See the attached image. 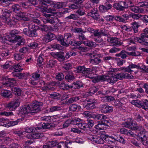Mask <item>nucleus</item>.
<instances>
[{"label": "nucleus", "mask_w": 148, "mask_h": 148, "mask_svg": "<svg viewBox=\"0 0 148 148\" xmlns=\"http://www.w3.org/2000/svg\"><path fill=\"white\" fill-rule=\"evenodd\" d=\"M131 25L134 32L135 33L138 32V27L140 26L138 22H133L131 24Z\"/></svg>", "instance_id": "40"}, {"label": "nucleus", "mask_w": 148, "mask_h": 148, "mask_svg": "<svg viewBox=\"0 0 148 148\" xmlns=\"http://www.w3.org/2000/svg\"><path fill=\"white\" fill-rule=\"evenodd\" d=\"M100 79V81H107L108 82L112 84L115 83L116 79L113 77H112V73L109 74L108 75H103L99 76Z\"/></svg>", "instance_id": "12"}, {"label": "nucleus", "mask_w": 148, "mask_h": 148, "mask_svg": "<svg viewBox=\"0 0 148 148\" xmlns=\"http://www.w3.org/2000/svg\"><path fill=\"white\" fill-rule=\"evenodd\" d=\"M73 86L72 88L74 89H79L81 87H83V83L81 81H77L73 83V84L71 85Z\"/></svg>", "instance_id": "34"}, {"label": "nucleus", "mask_w": 148, "mask_h": 148, "mask_svg": "<svg viewBox=\"0 0 148 148\" xmlns=\"http://www.w3.org/2000/svg\"><path fill=\"white\" fill-rule=\"evenodd\" d=\"M113 4L108 3L106 2L104 5H101L99 6V8L100 11L102 12H107L112 8Z\"/></svg>", "instance_id": "20"}, {"label": "nucleus", "mask_w": 148, "mask_h": 148, "mask_svg": "<svg viewBox=\"0 0 148 148\" xmlns=\"http://www.w3.org/2000/svg\"><path fill=\"white\" fill-rule=\"evenodd\" d=\"M81 108V106L79 105L72 104L69 107V110L72 111H75L77 109L79 110Z\"/></svg>", "instance_id": "43"}, {"label": "nucleus", "mask_w": 148, "mask_h": 148, "mask_svg": "<svg viewBox=\"0 0 148 148\" xmlns=\"http://www.w3.org/2000/svg\"><path fill=\"white\" fill-rule=\"evenodd\" d=\"M72 35L70 33H66L64 34V37L60 36L59 38L61 44L64 46H68V41L71 39Z\"/></svg>", "instance_id": "9"}, {"label": "nucleus", "mask_w": 148, "mask_h": 148, "mask_svg": "<svg viewBox=\"0 0 148 148\" xmlns=\"http://www.w3.org/2000/svg\"><path fill=\"white\" fill-rule=\"evenodd\" d=\"M90 57V62L94 65L98 64L101 62V60L99 57L101 56L100 54H97L94 52L88 53Z\"/></svg>", "instance_id": "7"}, {"label": "nucleus", "mask_w": 148, "mask_h": 148, "mask_svg": "<svg viewBox=\"0 0 148 148\" xmlns=\"http://www.w3.org/2000/svg\"><path fill=\"white\" fill-rule=\"evenodd\" d=\"M114 105L116 107V108H121L123 109V106L121 104L120 102L119 101V100H117L114 101Z\"/></svg>", "instance_id": "63"}, {"label": "nucleus", "mask_w": 148, "mask_h": 148, "mask_svg": "<svg viewBox=\"0 0 148 148\" xmlns=\"http://www.w3.org/2000/svg\"><path fill=\"white\" fill-rule=\"evenodd\" d=\"M11 12L6 9H3L2 10V16L6 18L9 17L10 16Z\"/></svg>", "instance_id": "41"}, {"label": "nucleus", "mask_w": 148, "mask_h": 148, "mask_svg": "<svg viewBox=\"0 0 148 148\" xmlns=\"http://www.w3.org/2000/svg\"><path fill=\"white\" fill-rule=\"evenodd\" d=\"M62 109V107L58 106H53L50 108V112H53L61 110Z\"/></svg>", "instance_id": "58"}, {"label": "nucleus", "mask_w": 148, "mask_h": 148, "mask_svg": "<svg viewBox=\"0 0 148 148\" xmlns=\"http://www.w3.org/2000/svg\"><path fill=\"white\" fill-rule=\"evenodd\" d=\"M31 105L27 104L22 106L19 111V114L23 117H27L28 116L34 115Z\"/></svg>", "instance_id": "3"}, {"label": "nucleus", "mask_w": 148, "mask_h": 148, "mask_svg": "<svg viewBox=\"0 0 148 148\" xmlns=\"http://www.w3.org/2000/svg\"><path fill=\"white\" fill-rule=\"evenodd\" d=\"M100 109L102 113L107 114L112 112L113 110V107L107 103H104L100 105Z\"/></svg>", "instance_id": "13"}, {"label": "nucleus", "mask_w": 148, "mask_h": 148, "mask_svg": "<svg viewBox=\"0 0 148 148\" xmlns=\"http://www.w3.org/2000/svg\"><path fill=\"white\" fill-rule=\"evenodd\" d=\"M129 9L132 12L135 13H141L144 11V9L139 6L134 5L132 7L129 8Z\"/></svg>", "instance_id": "30"}, {"label": "nucleus", "mask_w": 148, "mask_h": 148, "mask_svg": "<svg viewBox=\"0 0 148 148\" xmlns=\"http://www.w3.org/2000/svg\"><path fill=\"white\" fill-rule=\"evenodd\" d=\"M55 124L53 123H44L43 124H40L39 127H37L35 128L36 130L41 129H51L55 127Z\"/></svg>", "instance_id": "19"}, {"label": "nucleus", "mask_w": 148, "mask_h": 148, "mask_svg": "<svg viewBox=\"0 0 148 148\" xmlns=\"http://www.w3.org/2000/svg\"><path fill=\"white\" fill-rule=\"evenodd\" d=\"M99 88L98 86H93L90 89L89 93L86 92L85 94V95L87 96L89 95L90 93L92 94H94L95 93L98 91ZM90 95H91L90 94Z\"/></svg>", "instance_id": "44"}, {"label": "nucleus", "mask_w": 148, "mask_h": 148, "mask_svg": "<svg viewBox=\"0 0 148 148\" xmlns=\"http://www.w3.org/2000/svg\"><path fill=\"white\" fill-rule=\"evenodd\" d=\"M79 97H72L67 99L65 102V103L67 104H70L74 102L77 101L79 99Z\"/></svg>", "instance_id": "35"}, {"label": "nucleus", "mask_w": 148, "mask_h": 148, "mask_svg": "<svg viewBox=\"0 0 148 148\" xmlns=\"http://www.w3.org/2000/svg\"><path fill=\"white\" fill-rule=\"evenodd\" d=\"M13 75L18 77L20 79H26L28 77V74L27 73H20L16 74L15 75L13 74Z\"/></svg>", "instance_id": "36"}, {"label": "nucleus", "mask_w": 148, "mask_h": 148, "mask_svg": "<svg viewBox=\"0 0 148 148\" xmlns=\"http://www.w3.org/2000/svg\"><path fill=\"white\" fill-rule=\"evenodd\" d=\"M114 72H112V77H113L116 79V81L115 82L117 81V79H122L123 78H124V73H119L114 74Z\"/></svg>", "instance_id": "37"}, {"label": "nucleus", "mask_w": 148, "mask_h": 148, "mask_svg": "<svg viewBox=\"0 0 148 148\" xmlns=\"http://www.w3.org/2000/svg\"><path fill=\"white\" fill-rule=\"evenodd\" d=\"M14 56L16 60H19L24 57V55L21 53H15L14 55Z\"/></svg>", "instance_id": "57"}, {"label": "nucleus", "mask_w": 148, "mask_h": 148, "mask_svg": "<svg viewBox=\"0 0 148 148\" xmlns=\"http://www.w3.org/2000/svg\"><path fill=\"white\" fill-rule=\"evenodd\" d=\"M37 29H39L43 32H46L48 30L49 28L47 25H41L40 27L38 26Z\"/></svg>", "instance_id": "54"}, {"label": "nucleus", "mask_w": 148, "mask_h": 148, "mask_svg": "<svg viewBox=\"0 0 148 148\" xmlns=\"http://www.w3.org/2000/svg\"><path fill=\"white\" fill-rule=\"evenodd\" d=\"M54 56L60 62H62L65 60L64 53L63 52L55 53L54 54Z\"/></svg>", "instance_id": "29"}, {"label": "nucleus", "mask_w": 148, "mask_h": 148, "mask_svg": "<svg viewBox=\"0 0 148 148\" xmlns=\"http://www.w3.org/2000/svg\"><path fill=\"white\" fill-rule=\"evenodd\" d=\"M47 23H49L51 24L56 23L58 22V19L56 17L54 16H52L49 18H48L46 19Z\"/></svg>", "instance_id": "33"}, {"label": "nucleus", "mask_w": 148, "mask_h": 148, "mask_svg": "<svg viewBox=\"0 0 148 148\" xmlns=\"http://www.w3.org/2000/svg\"><path fill=\"white\" fill-rule=\"evenodd\" d=\"M33 139H34L41 138L44 136L43 133L39 132L33 133Z\"/></svg>", "instance_id": "55"}, {"label": "nucleus", "mask_w": 148, "mask_h": 148, "mask_svg": "<svg viewBox=\"0 0 148 148\" xmlns=\"http://www.w3.org/2000/svg\"><path fill=\"white\" fill-rule=\"evenodd\" d=\"M66 75L65 76V80L68 82L73 81L75 79V77L71 71H65Z\"/></svg>", "instance_id": "24"}, {"label": "nucleus", "mask_w": 148, "mask_h": 148, "mask_svg": "<svg viewBox=\"0 0 148 148\" xmlns=\"http://www.w3.org/2000/svg\"><path fill=\"white\" fill-rule=\"evenodd\" d=\"M136 68L138 69H140L141 67L139 66V64L138 65H136L132 63L130 64L127 67H122L120 68L121 70H122L125 72L131 73L133 71L131 70V69Z\"/></svg>", "instance_id": "18"}, {"label": "nucleus", "mask_w": 148, "mask_h": 148, "mask_svg": "<svg viewBox=\"0 0 148 148\" xmlns=\"http://www.w3.org/2000/svg\"><path fill=\"white\" fill-rule=\"evenodd\" d=\"M23 33L29 37H35L37 36L38 33L35 29L30 30L28 28H24L23 30Z\"/></svg>", "instance_id": "15"}, {"label": "nucleus", "mask_w": 148, "mask_h": 148, "mask_svg": "<svg viewBox=\"0 0 148 148\" xmlns=\"http://www.w3.org/2000/svg\"><path fill=\"white\" fill-rule=\"evenodd\" d=\"M124 138L125 137L119 135L116 138V140L123 144L125 145L126 143V141L125 140Z\"/></svg>", "instance_id": "56"}, {"label": "nucleus", "mask_w": 148, "mask_h": 148, "mask_svg": "<svg viewBox=\"0 0 148 148\" xmlns=\"http://www.w3.org/2000/svg\"><path fill=\"white\" fill-rule=\"evenodd\" d=\"M96 103H87L85 106L84 108L88 110H90L95 109L96 107Z\"/></svg>", "instance_id": "50"}, {"label": "nucleus", "mask_w": 148, "mask_h": 148, "mask_svg": "<svg viewBox=\"0 0 148 148\" xmlns=\"http://www.w3.org/2000/svg\"><path fill=\"white\" fill-rule=\"evenodd\" d=\"M79 18L78 16L76 14H71L69 16L66 17L65 19L66 20L71 19L73 20H77Z\"/></svg>", "instance_id": "51"}, {"label": "nucleus", "mask_w": 148, "mask_h": 148, "mask_svg": "<svg viewBox=\"0 0 148 148\" xmlns=\"http://www.w3.org/2000/svg\"><path fill=\"white\" fill-rule=\"evenodd\" d=\"M20 102L19 98L9 102L7 104V107L10 111H14L19 106Z\"/></svg>", "instance_id": "11"}, {"label": "nucleus", "mask_w": 148, "mask_h": 148, "mask_svg": "<svg viewBox=\"0 0 148 148\" xmlns=\"http://www.w3.org/2000/svg\"><path fill=\"white\" fill-rule=\"evenodd\" d=\"M83 43L85 45L89 47H95L96 45V44L95 42L87 40L83 41Z\"/></svg>", "instance_id": "53"}, {"label": "nucleus", "mask_w": 148, "mask_h": 148, "mask_svg": "<svg viewBox=\"0 0 148 148\" xmlns=\"http://www.w3.org/2000/svg\"><path fill=\"white\" fill-rule=\"evenodd\" d=\"M10 10L11 12H14L17 14L20 11L19 6L18 4H15L12 6Z\"/></svg>", "instance_id": "42"}, {"label": "nucleus", "mask_w": 148, "mask_h": 148, "mask_svg": "<svg viewBox=\"0 0 148 148\" xmlns=\"http://www.w3.org/2000/svg\"><path fill=\"white\" fill-rule=\"evenodd\" d=\"M56 38L55 35L52 33H50L45 35L42 40L43 41L45 42H48Z\"/></svg>", "instance_id": "22"}, {"label": "nucleus", "mask_w": 148, "mask_h": 148, "mask_svg": "<svg viewBox=\"0 0 148 148\" xmlns=\"http://www.w3.org/2000/svg\"><path fill=\"white\" fill-rule=\"evenodd\" d=\"M16 16L18 18V21H29L30 19L26 16V13L20 11L16 14Z\"/></svg>", "instance_id": "23"}, {"label": "nucleus", "mask_w": 148, "mask_h": 148, "mask_svg": "<svg viewBox=\"0 0 148 148\" xmlns=\"http://www.w3.org/2000/svg\"><path fill=\"white\" fill-rule=\"evenodd\" d=\"M16 82V80L14 78H8V81L4 83V85L7 86L13 87Z\"/></svg>", "instance_id": "31"}, {"label": "nucleus", "mask_w": 148, "mask_h": 148, "mask_svg": "<svg viewBox=\"0 0 148 148\" xmlns=\"http://www.w3.org/2000/svg\"><path fill=\"white\" fill-rule=\"evenodd\" d=\"M60 88L63 90H68L69 88H71L73 87V86H71V85H69L68 84H65L64 82L61 83L60 84Z\"/></svg>", "instance_id": "48"}, {"label": "nucleus", "mask_w": 148, "mask_h": 148, "mask_svg": "<svg viewBox=\"0 0 148 148\" xmlns=\"http://www.w3.org/2000/svg\"><path fill=\"white\" fill-rule=\"evenodd\" d=\"M118 131L122 134L130 136L131 137H134L135 135H136L131 130L125 129L124 128L119 129Z\"/></svg>", "instance_id": "25"}, {"label": "nucleus", "mask_w": 148, "mask_h": 148, "mask_svg": "<svg viewBox=\"0 0 148 148\" xmlns=\"http://www.w3.org/2000/svg\"><path fill=\"white\" fill-rule=\"evenodd\" d=\"M38 84L39 85V86L41 87L42 90L44 91L45 90V88L46 85V83L44 81L41 80L39 81L38 83Z\"/></svg>", "instance_id": "60"}, {"label": "nucleus", "mask_w": 148, "mask_h": 148, "mask_svg": "<svg viewBox=\"0 0 148 148\" xmlns=\"http://www.w3.org/2000/svg\"><path fill=\"white\" fill-rule=\"evenodd\" d=\"M67 143L62 142L58 144L56 141H52L43 145V148H52L56 146H57V148H68Z\"/></svg>", "instance_id": "4"}, {"label": "nucleus", "mask_w": 148, "mask_h": 148, "mask_svg": "<svg viewBox=\"0 0 148 148\" xmlns=\"http://www.w3.org/2000/svg\"><path fill=\"white\" fill-rule=\"evenodd\" d=\"M138 139L145 146H148V132L145 130L141 131L138 134Z\"/></svg>", "instance_id": "5"}, {"label": "nucleus", "mask_w": 148, "mask_h": 148, "mask_svg": "<svg viewBox=\"0 0 148 148\" xmlns=\"http://www.w3.org/2000/svg\"><path fill=\"white\" fill-rule=\"evenodd\" d=\"M26 26L29 29H35L37 32V29H38V26L36 25L33 22H30L28 23H26Z\"/></svg>", "instance_id": "39"}, {"label": "nucleus", "mask_w": 148, "mask_h": 148, "mask_svg": "<svg viewBox=\"0 0 148 148\" xmlns=\"http://www.w3.org/2000/svg\"><path fill=\"white\" fill-rule=\"evenodd\" d=\"M1 95L5 98H10L12 96L11 91L8 90H3L0 92Z\"/></svg>", "instance_id": "26"}, {"label": "nucleus", "mask_w": 148, "mask_h": 148, "mask_svg": "<svg viewBox=\"0 0 148 148\" xmlns=\"http://www.w3.org/2000/svg\"><path fill=\"white\" fill-rule=\"evenodd\" d=\"M10 54L9 50L7 49H5L4 51H3L2 53L1 54V56L3 57V59L5 58V57L8 56Z\"/></svg>", "instance_id": "62"}, {"label": "nucleus", "mask_w": 148, "mask_h": 148, "mask_svg": "<svg viewBox=\"0 0 148 148\" xmlns=\"http://www.w3.org/2000/svg\"><path fill=\"white\" fill-rule=\"evenodd\" d=\"M127 53H128L125 50H123L120 53L116 54L115 56L116 57H121L123 59H125L127 57Z\"/></svg>", "instance_id": "47"}, {"label": "nucleus", "mask_w": 148, "mask_h": 148, "mask_svg": "<svg viewBox=\"0 0 148 148\" xmlns=\"http://www.w3.org/2000/svg\"><path fill=\"white\" fill-rule=\"evenodd\" d=\"M88 138L92 142L97 144H103L104 142L100 136L97 135H92Z\"/></svg>", "instance_id": "21"}, {"label": "nucleus", "mask_w": 148, "mask_h": 148, "mask_svg": "<svg viewBox=\"0 0 148 148\" xmlns=\"http://www.w3.org/2000/svg\"><path fill=\"white\" fill-rule=\"evenodd\" d=\"M93 70L92 69L86 68L84 66H79L77 68V71L78 73L83 74H91Z\"/></svg>", "instance_id": "16"}, {"label": "nucleus", "mask_w": 148, "mask_h": 148, "mask_svg": "<svg viewBox=\"0 0 148 148\" xmlns=\"http://www.w3.org/2000/svg\"><path fill=\"white\" fill-rule=\"evenodd\" d=\"M6 120L7 121H5V123H6L4 124V125L5 127H8L14 126L18 124L20 121V119H19L15 121H8L7 119Z\"/></svg>", "instance_id": "28"}, {"label": "nucleus", "mask_w": 148, "mask_h": 148, "mask_svg": "<svg viewBox=\"0 0 148 148\" xmlns=\"http://www.w3.org/2000/svg\"><path fill=\"white\" fill-rule=\"evenodd\" d=\"M135 41L143 45H148V35L146 33L141 34L140 37H136L134 38Z\"/></svg>", "instance_id": "6"}, {"label": "nucleus", "mask_w": 148, "mask_h": 148, "mask_svg": "<svg viewBox=\"0 0 148 148\" xmlns=\"http://www.w3.org/2000/svg\"><path fill=\"white\" fill-rule=\"evenodd\" d=\"M133 103L136 106L139 108H141L148 112V101L146 100L144 101L136 100L133 101Z\"/></svg>", "instance_id": "10"}, {"label": "nucleus", "mask_w": 148, "mask_h": 148, "mask_svg": "<svg viewBox=\"0 0 148 148\" xmlns=\"http://www.w3.org/2000/svg\"><path fill=\"white\" fill-rule=\"evenodd\" d=\"M12 92L14 93L16 95L20 96L21 94L22 90L19 88L17 87L12 88Z\"/></svg>", "instance_id": "45"}, {"label": "nucleus", "mask_w": 148, "mask_h": 148, "mask_svg": "<svg viewBox=\"0 0 148 148\" xmlns=\"http://www.w3.org/2000/svg\"><path fill=\"white\" fill-rule=\"evenodd\" d=\"M74 3L73 4H70L69 5L68 7L69 9L74 10L79 9L80 8L79 4L75 3Z\"/></svg>", "instance_id": "49"}, {"label": "nucleus", "mask_w": 148, "mask_h": 148, "mask_svg": "<svg viewBox=\"0 0 148 148\" xmlns=\"http://www.w3.org/2000/svg\"><path fill=\"white\" fill-rule=\"evenodd\" d=\"M40 8L43 10V11L47 13H52L56 11L54 4H50L49 2H47L46 1H43L40 2Z\"/></svg>", "instance_id": "2"}, {"label": "nucleus", "mask_w": 148, "mask_h": 148, "mask_svg": "<svg viewBox=\"0 0 148 148\" xmlns=\"http://www.w3.org/2000/svg\"><path fill=\"white\" fill-rule=\"evenodd\" d=\"M124 127L128 128L132 130V127L133 123L132 122H129L128 121L125 122L123 124Z\"/></svg>", "instance_id": "61"}, {"label": "nucleus", "mask_w": 148, "mask_h": 148, "mask_svg": "<svg viewBox=\"0 0 148 148\" xmlns=\"http://www.w3.org/2000/svg\"><path fill=\"white\" fill-rule=\"evenodd\" d=\"M88 77L92 79V82L94 83H96L100 82L99 76L94 77L91 76L90 74H89L88 75Z\"/></svg>", "instance_id": "59"}, {"label": "nucleus", "mask_w": 148, "mask_h": 148, "mask_svg": "<svg viewBox=\"0 0 148 148\" xmlns=\"http://www.w3.org/2000/svg\"><path fill=\"white\" fill-rule=\"evenodd\" d=\"M14 70L15 72H20L23 70V69L21 68V66L19 64H17L13 66V68L12 69Z\"/></svg>", "instance_id": "52"}, {"label": "nucleus", "mask_w": 148, "mask_h": 148, "mask_svg": "<svg viewBox=\"0 0 148 148\" xmlns=\"http://www.w3.org/2000/svg\"><path fill=\"white\" fill-rule=\"evenodd\" d=\"M113 6L114 8L119 11H123L124 9L128 8L127 3L123 1H120L118 3H114Z\"/></svg>", "instance_id": "17"}, {"label": "nucleus", "mask_w": 148, "mask_h": 148, "mask_svg": "<svg viewBox=\"0 0 148 148\" xmlns=\"http://www.w3.org/2000/svg\"><path fill=\"white\" fill-rule=\"evenodd\" d=\"M43 104L42 102L37 101L32 102L30 105L34 114L41 110Z\"/></svg>", "instance_id": "8"}, {"label": "nucleus", "mask_w": 148, "mask_h": 148, "mask_svg": "<svg viewBox=\"0 0 148 148\" xmlns=\"http://www.w3.org/2000/svg\"><path fill=\"white\" fill-rule=\"evenodd\" d=\"M135 120L139 123H144L145 122L143 116L142 114L136 113L135 115Z\"/></svg>", "instance_id": "32"}, {"label": "nucleus", "mask_w": 148, "mask_h": 148, "mask_svg": "<svg viewBox=\"0 0 148 148\" xmlns=\"http://www.w3.org/2000/svg\"><path fill=\"white\" fill-rule=\"evenodd\" d=\"M109 40V42L112 44L113 46L120 45L122 44L119 39L117 38H110Z\"/></svg>", "instance_id": "27"}, {"label": "nucleus", "mask_w": 148, "mask_h": 148, "mask_svg": "<svg viewBox=\"0 0 148 148\" xmlns=\"http://www.w3.org/2000/svg\"><path fill=\"white\" fill-rule=\"evenodd\" d=\"M136 125L135 126H133L132 128V130H134L136 131H143V130H145L144 129L143 127L141 125H137V123H136Z\"/></svg>", "instance_id": "46"}, {"label": "nucleus", "mask_w": 148, "mask_h": 148, "mask_svg": "<svg viewBox=\"0 0 148 148\" xmlns=\"http://www.w3.org/2000/svg\"><path fill=\"white\" fill-rule=\"evenodd\" d=\"M76 125H77L79 128L86 132L88 130L87 128H88V125L85 123L78 122V123H77Z\"/></svg>", "instance_id": "38"}, {"label": "nucleus", "mask_w": 148, "mask_h": 148, "mask_svg": "<svg viewBox=\"0 0 148 148\" xmlns=\"http://www.w3.org/2000/svg\"><path fill=\"white\" fill-rule=\"evenodd\" d=\"M50 46L51 48L55 49L61 50L62 48L61 46L59 44H51L50 45Z\"/></svg>", "instance_id": "64"}, {"label": "nucleus", "mask_w": 148, "mask_h": 148, "mask_svg": "<svg viewBox=\"0 0 148 148\" xmlns=\"http://www.w3.org/2000/svg\"><path fill=\"white\" fill-rule=\"evenodd\" d=\"M87 15L96 20H98L100 18L99 14L96 9L92 8L90 10L89 12H88Z\"/></svg>", "instance_id": "14"}, {"label": "nucleus", "mask_w": 148, "mask_h": 148, "mask_svg": "<svg viewBox=\"0 0 148 148\" xmlns=\"http://www.w3.org/2000/svg\"><path fill=\"white\" fill-rule=\"evenodd\" d=\"M20 33V31L14 29L12 30L9 35H6L2 38V42L5 44H10V43L14 42L15 41H18L16 45L18 46L24 45L25 43V40L21 38L22 37L17 34Z\"/></svg>", "instance_id": "1"}]
</instances>
